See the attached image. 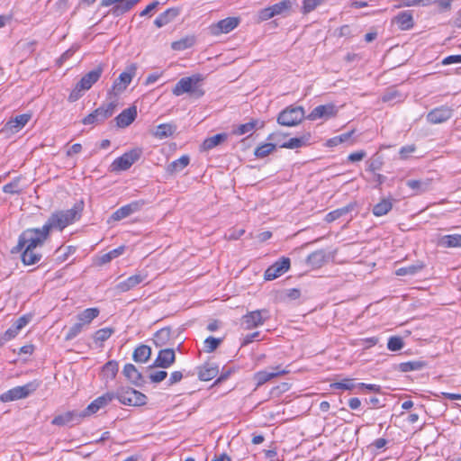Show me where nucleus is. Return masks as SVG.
Here are the masks:
<instances>
[{
	"label": "nucleus",
	"instance_id": "1",
	"mask_svg": "<svg viewBox=\"0 0 461 461\" xmlns=\"http://www.w3.org/2000/svg\"><path fill=\"white\" fill-rule=\"evenodd\" d=\"M45 239L39 229H27L23 230L18 239L17 245L12 249V253L22 252V261L26 266H32L39 262L41 254L35 251L36 248L43 245Z\"/></svg>",
	"mask_w": 461,
	"mask_h": 461
},
{
	"label": "nucleus",
	"instance_id": "2",
	"mask_svg": "<svg viewBox=\"0 0 461 461\" xmlns=\"http://www.w3.org/2000/svg\"><path fill=\"white\" fill-rule=\"evenodd\" d=\"M84 208L83 202L77 203L71 209L59 211L52 213L41 228H38L41 234L48 239L50 231L53 229L64 230L81 217Z\"/></svg>",
	"mask_w": 461,
	"mask_h": 461
},
{
	"label": "nucleus",
	"instance_id": "3",
	"mask_svg": "<svg viewBox=\"0 0 461 461\" xmlns=\"http://www.w3.org/2000/svg\"><path fill=\"white\" fill-rule=\"evenodd\" d=\"M201 81L202 77L198 74L182 77L172 89V93L176 96L189 94L192 97L200 98L204 95V91L199 86Z\"/></svg>",
	"mask_w": 461,
	"mask_h": 461
},
{
	"label": "nucleus",
	"instance_id": "4",
	"mask_svg": "<svg viewBox=\"0 0 461 461\" xmlns=\"http://www.w3.org/2000/svg\"><path fill=\"white\" fill-rule=\"evenodd\" d=\"M41 385V382L33 380L22 386L14 387L0 395L2 402L24 399L35 392Z\"/></svg>",
	"mask_w": 461,
	"mask_h": 461
},
{
	"label": "nucleus",
	"instance_id": "5",
	"mask_svg": "<svg viewBox=\"0 0 461 461\" xmlns=\"http://www.w3.org/2000/svg\"><path fill=\"white\" fill-rule=\"evenodd\" d=\"M115 399L124 405L142 406L146 404L147 396L131 387H122L114 393Z\"/></svg>",
	"mask_w": 461,
	"mask_h": 461
},
{
	"label": "nucleus",
	"instance_id": "6",
	"mask_svg": "<svg viewBox=\"0 0 461 461\" xmlns=\"http://www.w3.org/2000/svg\"><path fill=\"white\" fill-rule=\"evenodd\" d=\"M116 106V101H111L107 104H104L86 116L82 122L85 125L102 123L114 113Z\"/></svg>",
	"mask_w": 461,
	"mask_h": 461
},
{
	"label": "nucleus",
	"instance_id": "7",
	"mask_svg": "<svg viewBox=\"0 0 461 461\" xmlns=\"http://www.w3.org/2000/svg\"><path fill=\"white\" fill-rule=\"evenodd\" d=\"M141 155L142 149L134 148L114 159L111 164V170L115 172L125 171L138 161Z\"/></svg>",
	"mask_w": 461,
	"mask_h": 461
},
{
	"label": "nucleus",
	"instance_id": "8",
	"mask_svg": "<svg viewBox=\"0 0 461 461\" xmlns=\"http://www.w3.org/2000/svg\"><path fill=\"white\" fill-rule=\"evenodd\" d=\"M292 6V1L282 0L276 4L261 9L258 12V19L263 22L278 15L286 16L287 14H289Z\"/></svg>",
	"mask_w": 461,
	"mask_h": 461
},
{
	"label": "nucleus",
	"instance_id": "9",
	"mask_svg": "<svg viewBox=\"0 0 461 461\" xmlns=\"http://www.w3.org/2000/svg\"><path fill=\"white\" fill-rule=\"evenodd\" d=\"M304 113L302 106H289L278 114L277 122L283 126H295L304 119Z\"/></svg>",
	"mask_w": 461,
	"mask_h": 461
},
{
	"label": "nucleus",
	"instance_id": "10",
	"mask_svg": "<svg viewBox=\"0 0 461 461\" xmlns=\"http://www.w3.org/2000/svg\"><path fill=\"white\" fill-rule=\"evenodd\" d=\"M137 66L131 64L128 66L122 73L120 74L119 77L113 82L109 95H117L122 93L127 86L131 84L133 77L136 75Z\"/></svg>",
	"mask_w": 461,
	"mask_h": 461
},
{
	"label": "nucleus",
	"instance_id": "11",
	"mask_svg": "<svg viewBox=\"0 0 461 461\" xmlns=\"http://www.w3.org/2000/svg\"><path fill=\"white\" fill-rule=\"evenodd\" d=\"M268 319L269 312L266 309L249 312L242 317L246 330H251L263 325Z\"/></svg>",
	"mask_w": 461,
	"mask_h": 461
},
{
	"label": "nucleus",
	"instance_id": "12",
	"mask_svg": "<svg viewBox=\"0 0 461 461\" xmlns=\"http://www.w3.org/2000/svg\"><path fill=\"white\" fill-rule=\"evenodd\" d=\"M240 23V19L239 17H227L210 25L209 31L210 33L214 36H218L222 33H229L237 28Z\"/></svg>",
	"mask_w": 461,
	"mask_h": 461
},
{
	"label": "nucleus",
	"instance_id": "13",
	"mask_svg": "<svg viewBox=\"0 0 461 461\" xmlns=\"http://www.w3.org/2000/svg\"><path fill=\"white\" fill-rule=\"evenodd\" d=\"M272 371L261 370L254 374L253 380L256 384V388L260 387L267 382L270 381L273 378H276L280 375H284L288 374L290 371L282 368L281 366H276L275 367H271Z\"/></svg>",
	"mask_w": 461,
	"mask_h": 461
},
{
	"label": "nucleus",
	"instance_id": "14",
	"mask_svg": "<svg viewBox=\"0 0 461 461\" xmlns=\"http://www.w3.org/2000/svg\"><path fill=\"white\" fill-rule=\"evenodd\" d=\"M290 265L291 262L289 258H281L265 271V279L270 281L281 276L283 274L289 270Z\"/></svg>",
	"mask_w": 461,
	"mask_h": 461
},
{
	"label": "nucleus",
	"instance_id": "15",
	"mask_svg": "<svg viewBox=\"0 0 461 461\" xmlns=\"http://www.w3.org/2000/svg\"><path fill=\"white\" fill-rule=\"evenodd\" d=\"M31 119V115L27 113L17 115L15 118L8 121L5 126L1 129L0 133L9 137L18 132L23 128Z\"/></svg>",
	"mask_w": 461,
	"mask_h": 461
},
{
	"label": "nucleus",
	"instance_id": "16",
	"mask_svg": "<svg viewBox=\"0 0 461 461\" xmlns=\"http://www.w3.org/2000/svg\"><path fill=\"white\" fill-rule=\"evenodd\" d=\"M113 399H115L114 393H106L105 394L97 397L88 404L84 411H80L83 419L96 413L101 408L106 406Z\"/></svg>",
	"mask_w": 461,
	"mask_h": 461
},
{
	"label": "nucleus",
	"instance_id": "17",
	"mask_svg": "<svg viewBox=\"0 0 461 461\" xmlns=\"http://www.w3.org/2000/svg\"><path fill=\"white\" fill-rule=\"evenodd\" d=\"M137 3L138 0H101L102 6L114 5L111 13L115 16L122 15L130 11Z\"/></svg>",
	"mask_w": 461,
	"mask_h": 461
},
{
	"label": "nucleus",
	"instance_id": "18",
	"mask_svg": "<svg viewBox=\"0 0 461 461\" xmlns=\"http://www.w3.org/2000/svg\"><path fill=\"white\" fill-rule=\"evenodd\" d=\"M453 113V110L447 106H440L431 110L427 114V121L433 124L442 123L447 121Z\"/></svg>",
	"mask_w": 461,
	"mask_h": 461
},
{
	"label": "nucleus",
	"instance_id": "19",
	"mask_svg": "<svg viewBox=\"0 0 461 461\" xmlns=\"http://www.w3.org/2000/svg\"><path fill=\"white\" fill-rule=\"evenodd\" d=\"M338 110L333 104H327L316 106L307 116L311 121L321 118H330L336 115Z\"/></svg>",
	"mask_w": 461,
	"mask_h": 461
},
{
	"label": "nucleus",
	"instance_id": "20",
	"mask_svg": "<svg viewBox=\"0 0 461 461\" xmlns=\"http://www.w3.org/2000/svg\"><path fill=\"white\" fill-rule=\"evenodd\" d=\"M143 204H144L143 201L131 202V203L122 206L121 208L116 210L112 214L111 218L113 221H121V220L130 216L131 214L140 211L141 209V207L143 206Z\"/></svg>",
	"mask_w": 461,
	"mask_h": 461
},
{
	"label": "nucleus",
	"instance_id": "21",
	"mask_svg": "<svg viewBox=\"0 0 461 461\" xmlns=\"http://www.w3.org/2000/svg\"><path fill=\"white\" fill-rule=\"evenodd\" d=\"M146 278H147V275L140 272V273L131 276L127 279L118 283L115 286V289L120 293L128 292V291L135 288L137 285H139L143 281H145Z\"/></svg>",
	"mask_w": 461,
	"mask_h": 461
},
{
	"label": "nucleus",
	"instance_id": "22",
	"mask_svg": "<svg viewBox=\"0 0 461 461\" xmlns=\"http://www.w3.org/2000/svg\"><path fill=\"white\" fill-rule=\"evenodd\" d=\"M83 419L82 414L78 411H69L56 416L51 423L57 426H65L68 424H77Z\"/></svg>",
	"mask_w": 461,
	"mask_h": 461
},
{
	"label": "nucleus",
	"instance_id": "23",
	"mask_svg": "<svg viewBox=\"0 0 461 461\" xmlns=\"http://www.w3.org/2000/svg\"><path fill=\"white\" fill-rule=\"evenodd\" d=\"M176 361V354L172 348H164L158 352L152 366L168 368Z\"/></svg>",
	"mask_w": 461,
	"mask_h": 461
},
{
	"label": "nucleus",
	"instance_id": "24",
	"mask_svg": "<svg viewBox=\"0 0 461 461\" xmlns=\"http://www.w3.org/2000/svg\"><path fill=\"white\" fill-rule=\"evenodd\" d=\"M102 73L103 68L101 66H98L92 71L86 73L77 83L79 87L85 91L90 89L92 86L99 80Z\"/></svg>",
	"mask_w": 461,
	"mask_h": 461
},
{
	"label": "nucleus",
	"instance_id": "25",
	"mask_svg": "<svg viewBox=\"0 0 461 461\" xmlns=\"http://www.w3.org/2000/svg\"><path fill=\"white\" fill-rule=\"evenodd\" d=\"M137 117V109L135 106L123 110L116 116V125L120 128H125L131 124Z\"/></svg>",
	"mask_w": 461,
	"mask_h": 461
},
{
	"label": "nucleus",
	"instance_id": "26",
	"mask_svg": "<svg viewBox=\"0 0 461 461\" xmlns=\"http://www.w3.org/2000/svg\"><path fill=\"white\" fill-rule=\"evenodd\" d=\"M197 369L198 377L202 381H210L219 374V366L211 362L204 363Z\"/></svg>",
	"mask_w": 461,
	"mask_h": 461
},
{
	"label": "nucleus",
	"instance_id": "27",
	"mask_svg": "<svg viewBox=\"0 0 461 461\" xmlns=\"http://www.w3.org/2000/svg\"><path fill=\"white\" fill-rule=\"evenodd\" d=\"M31 321V316L23 315L18 318L14 323L5 332L4 339L10 340L17 336L20 330L24 328Z\"/></svg>",
	"mask_w": 461,
	"mask_h": 461
},
{
	"label": "nucleus",
	"instance_id": "28",
	"mask_svg": "<svg viewBox=\"0 0 461 461\" xmlns=\"http://www.w3.org/2000/svg\"><path fill=\"white\" fill-rule=\"evenodd\" d=\"M393 22L398 25L402 31L410 30L413 27V17L411 11H403L399 13L394 18Z\"/></svg>",
	"mask_w": 461,
	"mask_h": 461
},
{
	"label": "nucleus",
	"instance_id": "29",
	"mask_svg": "<svg viewBox=\"0 0 461 461\" xmlns=\"http://www.w3.org/2000/svg\"><path fill=\"white\" fill-rule=\"evenodd\" d=\"M327 260L326 252L322 249L311 253L306 259V264L313 269L321 267Z\"/></svg>",
	"mask_w": 461,
	"mask_h": 461
},
{
	"label": "nucleus",
	"instance_id": "30",
	"mask_svg": "<svg viewBox=\"0 0 461 461\" xmlns=\"http://www.w3.org/2000/svg\"><path fill=\"white\" fill-rule=\"evenodd\" d=\"M122 373L131 383L137 386L140 385L143 383L141 374L132 364H126L123 367Z\"/></svg>",
	"mask_w": 461,
	"mask_h": 461
},
{
	"label": "nucleus",
	"instance_id": "31",
	"mask_svg": "<svg viewBox=\"0 0 461 461\" xmlns=\"http://www.w3.org/2000/svg\"><path fill=\"white\" fill-rule=\"evenodd\" d=\"M179 11L176 8H169L164 13L160 14L154 21V24L158 28H161L171 23L177 15Z\"/></svg>",
	"mask_w": 461,
	"mask_h": 461
},
{
	"label": "nucleus",
	"instance_id": "32",
	"mask_svg": "<svg viewBox=\"0 0 461 461\" xmlns=\"http://www.w3.org/2000/svg\"><path fill=\"white\" fill-rule=\"evenodd\" d=\"M100 313L98 308H87L77 315L79 323L84 327L89 325Z\"/></svg>",
	"mask_w": 461,
	"mask_h": 461
},
{
	"label": "nucleus",
	"instance_id": "33",
	"mask_svg": "<svg viewBox=\"0 0 461 461\" xmlns=\"http://www.w3.org/2000/svg\"><path fill=\"white\" fill-rule=\"evenodd\" d=\"M393 208V199L383 198L378 203L374 205L373 207V214L375 216L380 217L387 214Z\"/></svg>",
	"mask_w": 461,
	"mask_h": 461
},
{
	"label": "nucleus",
	"instance_id": "34",
	"mask_svg": "<svg viewBox=\"0 0 461 461\" xmlns=\"http://www.w3.org/2000/svg\"><path fill=\"white\" fill-rule=\"evenodd\" d=\"M228 139L227 133H219L214 136L205 139L202 144V149L204 151L210 150Z\"/></svg>",
	"mask_w": 461,
	"mask_h": 461
},
{
	"label": "nucleus",
	"instance_id": "35",
	"mask_svg": "<svg viewBox=\"0 0 461 461\" xmlns=\"http://www.w3.org/2000/svg\"><path fill=\"white\" fill-rule=\"evenodd\" d=\"M150 356L151 348L147 345H140L135 348L132 358L137 363H146Z\"/></svg>",
	"mask_w": 461,
	"mask_h": 461
},
{
	"label": "nucleus",
	"instance_id": "36",
	"mask_svg": "<svg viewBox=\"0 0 461 461\" xmlns=\"http://www.w3.org/2000/svg\"><path fill=\"white\" fill-rule=\"evenodd\" d=\"M176 127L170 123H162L156 127V130L153 131V135L158 139H165L170 137L176 131Z\"/></svg>",
	"mask_w": 461,
	"mask_h": 461
},
{
	"label": "nucleus",
	"instance_id": "37",
	"mask_svg": "<svg viewBox=\"0 0 461 461\" xmlns=\"http://www.w3.org/2000/svg\"><path fill=\"white\" fill-rule=\"evenodd\" d=\"M355 206H356V204L351 203L344 207L336 209V210L329 212L325 216V221L327 222H332V221H336L337 219L342 217L343 215L348 214V212H352L354 210Z\"/></svg>",
	"mask_w": 461,
	"mask_h": 461
},
{
	"label": "nucleus",
	"instance_id": "38",
	"mask_svg": "<svg viewBox=\"0 0 461 461\" xmlns=\"http://www.w3.org/2000/svg\"><path fill=\"white\" fill-rule=\"evenodd\" d=\"M171 338V329L165 327L158 330L154 335V344L156 347L161 348L165 346Z\"/></svg>",
	"mask_w": 461,
	"mask_h": 461
},
{
	"label": "nucleus",
	"instance_id": "39",
	"mask_svg": "<svg viewBox=\"0 0 461 461\" xmlns=\"http://www.w3.org/2000/svg\"><path fill=\"white\" fill-rule=\"evenodd\" d=\"M405 99V95L396 89H388L382 96L384 103L397 104Z\"/></svg>",
	"mask_w": 461,
	"mask_h": 461
},
{
	"label": "nucleus",
	"instance_id": "40",
	"mask_svg": "<svg viewBox=\"0 0 461 461\" xmlns=\"http://www.w3.org/2000/svg\"><path fill=\"white\" fill-rule=\"evenodd\" d=\"M439 244L445 248H461V235H445L440 239Z\"/></svg>",
	"mask_w": 461,
	"mask_h": 461
},
{
	"label": "nucleus",
	"instance_id": "41",
	"mask_svg": "<svg viewBox=\"0 0 461 461\" xmlns=\"http://www.w3.org/2000/svg\"><path fill=\"white\" fill-rule=\"evenodd\" d=\"M406 185L415 192V194H419L426 192L429 189L430 182L429 180L421 181L410 179L406 182Z\"/></svg>",
	"mask_w": 461,
	"mask_h": 461
},
{
	"label": "nucleus",
	"instance_id": "42",
	"mask_svg": "<svg viewBox=\"0 0 461 461\" xmlns=\"http://www.w3.org/2000/svg\"><path fill=\"white\" fill-rule=\"evenodd\" d=\"M190 158L187 155H184L176 160H174L167 167V171L171 174L179 172L188 166Z\"/></svg>",
	"mask_w": 461,
	"mask_h": 461
},
{
	"label": "nucleus",
	"instance_id": "43",
	"mask_svg": "<svg viewBox=\"0 0 461 461\" xmlns=\"http://www.w3.org/2000/svg\"><path fill=\"white\" fill-rule=\"evenodd\" d=\"M331 389H339L345 391H352L357 388V384L355 383V379L352 378H344L339 382H335L330 384Z\"/></svg>",
	"mask_w": 461,
	"mask_h": 461
},
{
	"label": "nucleus",
	"instance_id": "44",
	"mask_svg": "<svg viewBox=\"0 0 461 461\" xmlns=\"http://www.w3.org/2000/svg\"><path fill=\"white\" fill-rule=\"evenodd\" d=\"M309 140H310L309 134L306 136L300 137V138H292L288 141L281 144L280 148L291 149L301 148L303 145H305L309 141Z\"/></svg>",
	"mask_w": 461,
	"mask_h": 461
},
{
	"label": "nucleus",
	"instance_id": "45",
	"mask_svg": "<svg viewBox=\"0 0 461 461\" xmlns=\"http://www.w3.org/2000/svg\"><path fill=\"white\" fill-rule=\"evenodd\" d=\"M195 42L194 37H185L179 41H174L171 44V48L174 50H185L191 48Z\"/></svg>",
	"mask_w": 461,
	"mask_h": 461
},
{
	"label": "nucleus",
	"instance_id": "46",
	"mask_svg": "<svg viewBox=\"0 0 461 461\" xmlns=\"http://www.w3.org/2000/svg\"><path fill=\"white\" fill-rule=\"evenodd\" d=\"M119 370V365L118 362L115 360L108 361L104 366H103V373L104 375L106 378L113 379L115 378L117 373Z\"/></svg>",
	"mask_w": 461,
	"mask_h": 461
},
{
	"label": "nucleus",
	"instance_id": "47",
	"mask_svg": "<svg viewBox=\"0 0 461 461\" xmlns=\"http://www.w3.org/2000/svg\"><path fill=\"white\" fill-rule=\"evenodd\" d=\"M125 251V246H120L113 250H110L109 252L104 254L100 258V263L101 264H107L111 262L113 259L118 258L119 256L122 255Z\"/></svg>",
	"mask_w": 461,
	"mask_h": 461
},
{
	"label": "nucleus",
	"instance_id": "48",
	"mask_svg": "<svg viewBox=\"0 0 461 461\" xmlns=\"http://www.w3.org/2000/svg\"><path fill=\"white\" fill-rule=\"evenodd\" d=\"M276 149V144L274 143H264L260 146H258L255 151H254V155L257 157V158H265L267 156H268L271 152H273L274 150Z\"/></svg>",
	"mask_w": 461,
	"mask_h": 461
},
{
	"label": "nucleus",
	"instance_id": "49",
	"mask_svg": "<svg viewBox=\"0 0 461 461\" xmlns=\"http://www.w3.org/2000/svg\"><path fill=\"white\" fill-rule=\"evenodd\" d=\"M425 363L422 361H408L401 363L399 369L402 372H411L414 370H420L425 366Z\"/></svg>",
	"mask_w": 461,
	"mask_h": 461
},
{
	"label": "nucleus",
	"instance_id": "50",
	"mask_svg": "<svg viewBox=\"0 0 461 461\" xmlns=\"http://www.w3.org/2000/svg\"><path fill=\"white\" fill-rule=\"evenodd\" d=\"M114 332V330L113 328H103L95 331L94 335V340L95 342H104L107 340L112 334Z\"/></svg>",
	"mask_w": 461,
	"mask_h": 461
},
{
	"label": "nucleus",
	"instance_id": "51",
	"mask_svg": "<svg viewBox=\"0 0 461 461\" xmlns=\"http://www.w3.org/2000/svg\"><path fill=\"white\" fill-rule=\"evenodd\" d=\"M366 163L367 169L370 172L375 173V171L380 170L382 168L384 161L381 156L375 154Z\"/></svg>",
	"mask_w": 461,
	"mask_h": 461
},
{
	"label": "nucleus",
	"instance_id": "52",
	"mask_svg": "<svg viewBox=\"0 0 461 461\" xmlns=\"http://www.w3.org/2000/svg\"><path fill=\"white\" fill-rule=\"evenodd\" d=\"M423 264H415L408 267H401L396 271L397 276H407V275H415L419 271L423 268Z\"/></svg>",
	"mask_w": 461,
	"mask_h": 461
},
{
	"label": "nucleus",
	"instance_id": "53",
	"mask_svg": "<svg viewBox=\"0 0 461 461\" xmlns=\"http://www.w3.org/2000/svg\"><path fill=\"white\" fill-rule=\"evenodd\" d=\"M257 124L258 121H251L247 123L240 124L233 131V133L237 135H243L251 132L253 131Z\"/></svg>",
	"mask_w": 461,
	"mask_h": 461
},
{
	"label": "nucleus",
	"instance_id": "54",
	"mask_svg": "<svg viewBox=\"0 0 461 461\" xmlns=\"http://www.w3.org/2000/svg\"><path fill=\"white\" fill-rule=\"evenodd\" d=\"M221 339H216L214 337H208L203 343V349L207 353L213 352L221 343Z\"/></svg>",
	"mask_w": 461,
	"mask_h": 461
},
{
	"label": "nucleus",
	"instance_id": "55",
	"mask_svg": "<svg viewBox=\"0 0 461 461\" xmlns=\"http://www.w3.org/2000/svg\"><path fill=\"white\" fill-rule=\"evenodd\" d=\"M324 0H303L302 12L303 14H309L315 10L319 5H322Z\"/></svg>",
	"mask_w": 461,
	"mask_h": 461
},
{
	"label": "nucleus",
	"instance_id": "56",
	"mask_svg": "<svg viewBox=\"0 0 461 461\" xmlns=\"http://www.w3.org/2000/svg\"><path fill=\"white\" fill-rule=\"evenodd\" d=\"M403 340L400 337H391L387 343V348L391 351H398L403 348Z\"/></svg>",
	"mask_w": 461,
	"mask_h": 461
},
{
	"label": "nucleus",
	"instance_id": "57",
	"mask_svg": "<svg viewBox=\"0 0 461 461\" xmlns=\"http://www.w3.org/2000/svg\"><path fill=\"white\" fill-rule=\"evenodd\" d=\"M84 329V326L79 323L78 321L77 323H75L73 326H71L67 334H66V337H65V339L66 340H71L73 339L74 338H76L79 333L82 332Z\"/></svg>",
	"mask_w": 461,
	"mask_h": 461
},
{
	"label": "nucleus",
	"instance_id": "58",
	"mask_svg": "<svg viewBox=\"0 0 461 461\" xmlns=\"http://www.w3.org/2000/svg\"><path fill=\"white\" fill-rule=\"evenodd\" d=\"M3 191L5 194H20L22 190L19 188V180L15 179L11 183H8L3 186Z\"/></svg>",
	"mask_w": 461,
	"mask_h": 461
},
{
	"label": "nucleus",
	"instance_id": "59",
	"mask_svg": "<svg viewBox=\"0 0 461 461\" xmlns=\"http://www.w3.org/2000/svg\"><path fill=\"white\" fill-rule=\"evenodd\" d=\"M245 233L244 229H232L225 235V238L229 240H239Z\"/></svg>",
	"mask_w": 461,
	"mask_h": 461
},
{
	"label": "nucleus",
	"instance_id": "60",
	"mask_svg": "<svg viewBox=\"0 0 461 461\" xmlns=\"http://www.w3.org/2000/svg\"><path fill=\"white\" fill-rule=\"evenodd\" d=\"M75 251H76V248H74L72 246H68L64 249L59 248V249H57V253L59 254V258H61L62 260H66L68 258V257L70 254H73Z\"/></svg>",
	"mask_w": 461,
	"mask_h": 461
},
{
	"label": "nucleus",
	"instance_id": "61",
	"mask_svg": "<svg viewBox=\"0 0 461 461\" xmlns=\"http://www.w3.org/2000/svg\"><path fill=\"white\" fill-rule=\"evenodd\" d=\"M357 389L359 391H362L364 389L368 390L370 392L379 393L381 391V386L375 384H365V383H358L357 384Z\"/></svg>",
	"mask_w": 461,
	"mask_h": 461
},
{
	"label": "nucleus",
	"instance_id": "62",
	"mask_svg": "<svg viewBox=\"0 0 461 461\" xmlns=\"http://www.w3.org/2000/svg\"><path fill=\"white\" fill-rule=\"evenodd\" d=\"M259 336H260L259 331H255L253 333L246 335L242 339L241 346L244 347V346H247V345L252 343L254 340H259L260 339Z\"/></svg>",
	"mask_w": 461,
	"mask_h": 461
},
{
	"label": "nucleus",
	"instance_id": "63",
	"mask_svg": "<svg viewBox=\"0 0 461 461\" xmlns=\"http://www.w3.org/2000/svg\"><path fill=\"white\" fill-rule=\"evenodd\" d=\"M167 376L166 371H157L149 375V379L153 383H160Z\"/></svg>",
	"mask_w": 461,
	"mask_h": 461
},
{
	"label": "nucleus",
	"instance_id": "64",
	"mask_svg": "<svg viewBox=\"0 0 461 461\" xmlns=\"http://www.w3.org/2000/svg\"><path fill=\"white\" fill-rule=\"evenodd\" d=\"M83 91H85V90L81 89V87H79V85L77 84L75 88L69 94L68 101L69 102H76L77 100H78L82 96V92Z\"/></svg>",
	"mask_w": 461,
	"mask_h": 461
}]
</instances>
